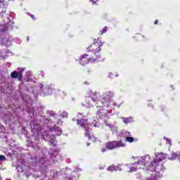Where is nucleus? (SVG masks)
<instances>
[{
    "instance_id": "nucleus-1",
    "label": "nucleus",
    "mask_w": 180,
    "mask_h": 180,
    "mask_svg": "<svg viewBox=\"0 0 180 180\" xmlns=\"http://www.w3.org/2000/svg\"><path fill=\"white\" fill-rule=\"evenodd\" d=\"M105 44L101 38L95 39L94 42L86 47L89 54H91V59L92 61H102V58L98 55L99 51L102 50L101 47Z\"/></svg>"
},
{
    "instance_id": "nucleus-2",
    "label": "nucleus",
    "mask_w": 180,
    "mask_h": 180,
    "mask_svg": "<svg viewBox=\"0 0 180 180\" xmlns=\"http://www.w3.org/2000/svg\"><path fill=\"white\" fill-rule=\"evenodd\" d=\"M102 98L101 93L98 91H90L89 96H86L85 98L86 105L94 107V103H96L98 101L102 99Z\"/></svg>"
},
{
    "instance_id": "nucleus-3",
    "label": "nucleus",
    "mask_w": 180,
    "mask_h": 180,
    "mask_svg": "<svg viewBox=\"0 0 180 180\" xmlns=\"http://www.w3.org/2000/svg\"><path fill=\"white\" fill-rule=\"evenodd\" d=\"M126 143H124L122 140L120 141H110L105 143V148L107 150H115L120 147H125Z\"/></svg>"
},
{
    "instance_id": "nucleus-4",
    "label": "nucleus",
    "mask_w": 180,
    "mask_h": 180,
    "mask_svg": "<svg viewBox=\"0 0 180 180\" xmlns=\"http://www.w3.org/2000/svg\"><path fill=\"white\" fill-rule=\"evenodd\" d=\"M150 156L148 155H146L144 157H141L137 162H135L134 163V165H139L138 166V168L139 169H144L143 167H146V164H147V162H148V161H150Z\"/></svg>"
},
{
    "instance_id": "nucleus-5",
    "label": "nucleus",
    "mask_w": 180,
    "mask_h": 180,
    "mask_svg": "<svg viewBox=\"0 0 180 180\" xmlns=\"http://www.w3.org/2000/svg\"><path fill=\"white\" fill-rule=\"evenodd\" d=\"M92 54H83L79 59V63L81 65H86L89 61H91V63H95V61L92 60Z\"/></svg>"
},
{
    "instance_id": "nucleus-6",
    "label": "nucleus",
    "mask_w": 180,
    "mask_h": 180,
    "mask_svg": "<svg viewBox=\"0 0 180 180\" xmlns=\"http://www.w3.org/2000/svg\"><path fill=\"white\" fill-rule=\"evenodd\" d=\"M162 169V167L161 165H160V160L157 159H154L153 162H150L149 165V171H151L152 172H155V169Z\"/></svg>"
},
{
    "instance_id": "nucleus-7",
    "label": "nucleus",
    "mask_w": 180,
    "mask_h": 180,
    "mask_svg": "<svg viewBox=\"0 0 180 180\" xmlns=\"http://www.w3.org/2000/svg\"><path fill=\"white\" fill-rule=\"evenodd\" d=\"M94 105L96 108H105V106H109V100H105L103 97L98 100L96 103H94Z\"/></svg>"
},
{
    "instance_id": "nucleus-8",
    "label": "nucleus",
    "mask_w": 180,
    "mask_h": 180,
    "mask_svg": "<svg viewBox=\"0 0 180 180\" xmlns=\"http://www.w3.org/2000/svg\"><path fill=\"white\" fill-rule=\"evenodd\" d=\"M77 126H79L82 129V130L86 129V126H88V119L80 118L76 120Z\"/></svg>"
},
{
    "instance_id": "nucleus-9",
    "label": "nucleus",
    "mask_w": 180,
    "mask_h": 180,
    "mask_svg": "<svg viewBox=\"0 0 180 180\" xmlns=\"http://www.w3.org/2000/svg\"><path fill=\"white\" fill-rule=\"evenodd\" d=\"M96 116H98L100 119L106 120L108 119V110L105 109L98 110L96 112Z\"/></svg>"
},
{
    "instance_id": "nucleus-10",
    "label": "nucleus",
    "mask_w": 180,
    "mask_h": 180,
    "mask_svg": "<svg viewBox=\"0 0 180 180\" xmlns=\"http://www.w3.org/2000/svg\"><path fill=\"white\" fill-rule=\"evenodd\" d=\"M11 78L18 79V81H22L23 79V74L22 72L14 71L11 73Z\"/></svg>"
},
{
    "instance_id": "nucleus-11",
    "label": "nucleus",
    "mask_w": 180,
    "mask_h": 180,
    "mask_svg": "<svg viewBox=\"0 0 180 180\" xmlns=\"http://www.w3.org/2000/svg\"><path fill=\"white\" fill-rule=\"evenodd\" d=\"M115 96V94L112 91H108L105 94H103V98L105 101H108V103H110V98H113Z\"/></svg>"
},
{
    "instance_id": "nucleus-12",
    "label": "nucleus",
    "mask_w": 180,
    "mask_h": 180,
    "mask_svg": "<svg viewBox=\"0 0 180 180\" xmlns=\"http://www.w3.org/2000/svg\"><path fill=\"white\" fill-rule=\"evenodd\" d=\"M51 131H56L57 132V136H61L63 134V131L61 130V127H57V126H53L51 129Z\"/></svg>"
},
{
    "instance_id": "nucleus-13",
    "label": "nucleus",
    "mask_w": 180,
    "mask_h": 180,
    "mask_svg": "<svg viewBox=\"0 0 180 180\" xmlns=\"http://www.w3.org/2000/svg\"><path fill=\"white\" fill-rule=\"evenodd\" d=\"M165 158H167V155L164 154V153H160L158 155V158H156V160H158V161H159V164L161 162V164H162V160H165Z\"/></svg>"
},
{
    "instance_id": "nucleus-14",
    "label": "nucleus",
    "mask_w": 180,
    "mask_h": 180,
    "mask_svg": "<svg viewBox=\"0 0 180 180\" xmlns=\"http://www.w3.org/2000/svg\"><path fill=\"white\" fill-rule=\"evenodd\" d=\"M126 141H127L128 143H133L134 141V138L131 136H127Z\"/></svg>"
},
{
    "instance_id": "nucleus-15",
    "label": "nucleus",
    "mask_w": 180,
    "mask_h": 180,
    "mask_svg": "<svg viewBox=\"0 0 180 180\" xmlns=\"http://www.w3.org/2000/svg\"><path fill=\"white\" fill-rule=\"evenodd\" d=\"M108 171H110V172H113L115 169H117V167H115V166H110L108 167Z\"/></svg>"
},
{
    "instance_id": "nucleus-16",
    "label": "nucleus",
    "mask_w": 180,
    "mask_h": 180,
    "mask_svg": "<svg viewBox=\"0 0 180 180\" xmlns=\"http://www.w3.org/2000/svg\"><path fill=\"white\" fill-rule=\"evenodd\" d=\"M147 180H157V176L151 175L149 178L147 179Z\"/></svg>"
},
{
    "instance_id": "nucleus-17",
    "label": "nucleus",
    "mask_w": 180,
    "mask_h": 180,
    "mask_svg": "<svg viewBox=\"0 0 180 180\" xmlns=\"http://www.w3.org/2000/svg\"><path fill=\"white\" fill-rule=\"evenodd\" d=\"M85 130V133H84V135L86 136V137H89V130L88 129V128L86 127V129H84Z\"/></svg>"
},
{
    "instance_id": "nucleus-18",
    "label": "nucleus",
    "mask_w": 180,
    "mask_h": 180,
    "mask_svg": "<svg viewBox=\"0 0 180 180\" xmlns=\"http://www.w3.org/2000/svg\"><path fill=\"white\" fill-rule=\"evenodd\" d=\"M56 124H58L59 126H63V120H61V119H58L56 122Z\"/></svg>"
},
{
    "instance_id": "nucleus-19",
    "label": "nucleus",
    "mask_w": 180,
    "mask_h": 180,
    "mask_svg": "<svg viewBox=\"0 0 180 180\" xmlns=\"http://www.w3.org/2000/svg\"><path fill=\"white\" fill-rule=\"evenodd\" d=\"M106 32H108V27L105 26L104 28H103L101 31V34H103V33H106Z\"/></svg>"
},
{
    "instance_id": "nucleus-20",
    "label": "nucleus",
    "mask_w": 180,
    "mask_h": 180,
    "mask_svg": "<svg viewBox=\"0 0 180 180\" xmlns=\"http://www.w3.org/2000/svg\"><path fill=\"white\" fill-rule=\"evenodd\" d=\"M139 167H131L130 168V172H136V171H137V169H138Z\"/></svg>"
},
{
    "instance_id": "nucleus-21",
    "label": "nucleus",
    "mask_w": 180,
    "mask_h": 180,
    "mask_svg": "<svg viewBox=\"0 0 180 180\" xmlns=\"http://www.w3.org/2000/svg\"><path fill=\"white\" fill-rule=\"evenodd\" d=\"M4 160H6V158L5 157V155H0V161H1V160L4 161Z\"/></svg>"
},
{
    "instance_id": "nucleus-22",
    "label": "nucleus",
    "mask_w": 180,
    "mask_h": 180,
    "mask_svg": "<svg viewBox=\"0 0 180 180\" xmlns=\"http://www.w3.org/2000/svg\"><path fill=\"white\" fill-rule=\"evenodd\" d=\"M160 110H161V112H164V110H165V107L164 105H161Z\"/></svg>"
},
{
    "instance_id": "nucleus-23",
    "label": "nucleus",
    "mask_w": 180,
    "mask_h": 180,
    "mask_svg": "<svg viewBox=\"0 0 180 180\" xmlns=\"http://www.w3.org/2000/svg\"><path fill=\"white\" fill-rule=\"evenodd\" d=\"M115 168H117V169H115V171H122V169H120L119 166H115Z\"/></svg>"
},
{
    "instance_id": "nucleus-24",
    "label": "nucleus",
    "mask_w": 180,
    "mask_h": 180,
    "mask_svg": "<svg viewBox=\"0 0 180 180\" xmlns=\"http://www.w3.org/2000/svg\"><path fill=\"white\" fill-rule=\"evenodd\" d=\"M106 148H101V153H105L106 151Z\"/></svg>"
},
{
    "instance_id": "nucleus-25",
    "label": "nucleus",
    "mask_w": 180,
    "mask_h": 180,
    "mask_svg": "<svg viewBox=\"0 0 180 180\" xmlns=\"http://www.w3.org/2000/svg\"><path fill=\"white\" fill-rule=\"evenodd\" d=\"M124 123H129V120L127 118L123 120Z\"/></svg>"
},
{
    "instance_id": "nucleus-26",
    "label": "nucleus",
    "mask_w": 180,
    "mask_h": 180,
    "mask_svg": "<svg viewBox=\"0 0 180 180\" xmlns=\"http://www.w3.org/2000/svg\"><path fill=\"white\" fill-rule=\"evenodd\" d=\"M30 16H31V18H32L34 20H35L34 15H32V14H30Z\"/></svg>"
},
{
    "instance_id": "nucleus-27",
    "label": "nucleus",
    "mask_w": 180,
    "mask_h": 180,
    "mask_svg": "<svg viewBox=\"0 0 180 180\" xmlns=\"http://www.w3.org/2000/svg\"><path fill=\"white\" fill-rule=\"evenodd\" d=\"M154 25H158V20H155Z\"/></svg>"
},
{
    "instance_id": "nucleus-28",
    "label": "nucleus",
    "mask_w": 180,
    "mask_h": 180,
    "mask_svg": "<svg viewBox=\"0 0 180 180\" xmlns=\"http://www.w3.org/2000/svg\"><path fill=\"white\" fill-rule=\"evenodd\" d=\"M77 116H79V117H84V115L82 114H79Z\"/></svg>"
},
{
    "instance_id": "nucleus-29",
    "label": "nucleus",
    "mask_w": 180,
    "mask_h": 180,
    "mask_svg": "<svg viewBox=\"0 0 180 180\" xmlns=\"http://www.w3.org/2000/svg\"><path fill=\"white\" fill-rule=\"evenodd\" d=\"M84 85H89V82H84Z\"/></svg>"
},
{
    "instance_id": "nucleus-30",
    "label": "nucleus",
    "mask_w": 180,
    "mask_h": 180,
    "mask_svg": "<svg viewBox=\"0 0 180 180\" xmlns=\"http://www.w3.org/2000/svg\"><path fill=\"white\" fill-rule=\"evenodd\" d=\"M6 30H8V29H6V30L2 29L1 30V32H6Z\"/></svg>"
},
{
    "instance_id": "nucleus-31",
    "label": "nucleus",
    "mask_w": 180,
    "mask_h": 180,
    "mask_svg": "<svg viewBox=\"0 0 180 180\" xmlns=\"http://www.w3.org/2000/svg\"><path fill=\"white\" fill-rule=\"evenodd\" d=\"M148 106H151V104H148Z\"/></svg>"
},
{
    "instance_id": "nucleus-32",
    "label": "nucleus",
    "mask_w": 180,
    "mask_h": 180,
    "mask_svg": "<svg viewBox=\"0 0 180 180\" xmlns=\"http://www.w3.org/2000/svg\"><path fill=\"white\" fill-rule=\"evenodd\" d=\"M87 146H89V143H87Z\"/></svg>"
}]
</instances>
